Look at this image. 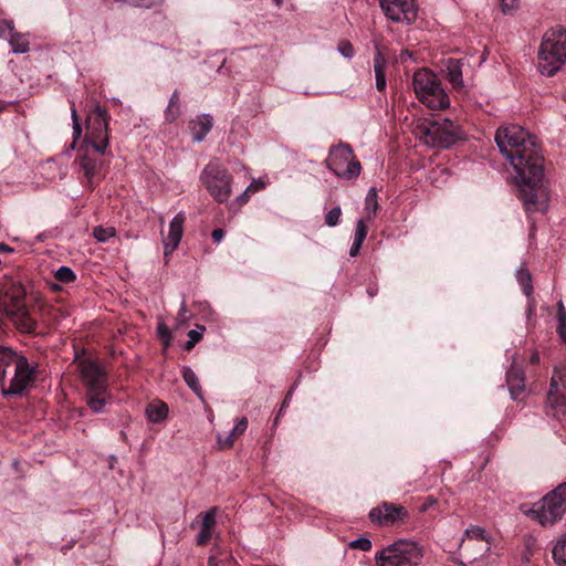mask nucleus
<instances>
[{
  "label": "nucleus",
  "instance_id": "obj_56",
  "mask_svg": "<svg viewBox=\"0 0 566 566\" xmlns=\"http://www.w3.org/2000/svg\"><path fill=\"white\" fill-rule=\"evenodd\" d=\"M367 292H368L370 297H374L376 295V290L368 289Z\"/></svg>",
  "mask_w": 566,
  "mask_h": 566
},
{
  "label": "nucleus",
  "instance_id": "obj_37",
  "mask_svg": "<svg viewBox=\"0 0 566 566\" xmlns=\"http://www.w3.org/2000/svg\"><path fill=\"white\" fill-rule=\"evenodd\" d=\"M157 333H158V336L160 337V339L163 340L164 347L168 348L170 346L171 338H172L171 332L168 328V326L166 324H164L163 322H160L157 326Z\"/></svg>",
  "mask_w": 566,
  "mask_h": 566
},
{
  "label": "nucleus",
  "instance_id": "obj_53",
  "mask_svg": "<svg viewBox=\"0 0 566 566\" xmlns=\"http://www.w3.org/2000/svg\"><path fill=\"white\" fill-rule=\"evenodd\" d=\"M196 344H197V343H196L195 340H192V339H190V338H189V339L186 342V344H185V346H184V347H185V349H186V350H191V349L195 347V345H196Z\"/></svg>",
  "mask_w": 566,
  "mask_h": 566
},
{
  "label": "nucleus",
  "instance_id": "obj_29",
  "mask_svg": "<svg viewBox=\"0 0 566 566\" xmlns=\"http://www.w3.org/2000/svg\"><path fill=\"white\" fill-rule=\"evenodd\" d=\"M182 378L189 388L197 395L201 396V387L199 385L196 373L190 367H182Z\"/></svg>",
  "mask_w": 566,
  "mask_h": 566
},
{
  "label": "nucleus",
  "instance_id": "obj_36",
  "mask_svg": "<svg viewBox=\"0 0 566 566\" xmlns=\"http://www.w3.org/2000/svg\"><path fill=\"white\" fill-rule=\"evenodd\" d=\"M342 216V209L339 206L334 207L325 214V223L328 227H336L339 223Z\"/></svg>",
  "mask_w": 566,
  "mask_h": 566
},
{
  "label": "nucleus",
  "instance_id": "obj_8",
  "mask_svg": "<svg viewBox=\"0 0 566 566\" xmlns=\"http://www.w3.org/2000/svg\"><path fill=\"white\" fill-rule=\"evenodd\" d=\"M415 132L426 145L434 148H448L463 137L461 127L449 118L426 119Z\"/></svg>",
  "mask_w": 566,
  "mask_h": 566
},
{
  "label": "nucleus",
  "instance_id": "obj_52",
  "mask_svg": "<svg viewBox=\"0 0 566 566\" xmlns=\"http://www.w3.org/2000/svg\"><path fill=\"white\" fill-rule=\"evenodd\" d=\"M208 566H220V560L217 557H209Z\"/></svg>",
  "mask_w": 566,
  "mask_h": 566
},
{
  "label": "nucleus",
  "instance_id": "obj_35",
  "mask_svg": "<svg viewBox=\"0 0 566 566\" xmlns=\"http://www.w3.org/2000/svg\"><path fill=\"white\" fill-rule=\"evenodd\" d=\"M368 233V227L365 219H359L355 227L354 241L364 243Z\"/></svg>",
  "mask_w": 566,
  "mask_h": 566
},
{
  "label": "nucleus",
  "instance_id": "obj_57",
  "mask_svg": "<svg viewBox=\"0 0 566 566\" xmlns=\"http://www.w3.org/2000/svg\"><path fill=\"white\" fill-rule=\"evenodd\" d=\"M276 6H281L283 0H273Z\"/></svg>",
  "mask_w": 566,
  "mask_h": 566
},
{
  "label": "nucleus",
  "instance_id": "obj_22",
  "mask_svg": "<svg viewBox=\"0 0 566 566\" xmlns=\"http://www.w3.org/2000/svg\"><path fill=\"white\" fill-rule=\"evenodd\" d=\"M447 78L454 88L463 85L462 61L449 59L446 65Z\"/></svg>",
  "mask_w": 566,
  "mask_h": 566
},
{
  "label": "nucleus",
  "instance_id": "obj_13",
  "mask_svg": "<svg viewBox=\"0 0 566 566\" xmlns=\"http://www.w3.org/2000/svg\"><path fill=\"white\" fill-rule=\"evenodd\" d=\"M461 555L470 563L483 557L491 548L485 531L479 526L467 528L459 546Z\"/></svg>",
  "mask_w": 566,
  "mask_h": 566
},
{
  "label": "nucleus",
  "instance_id": "obj_42",
  "mask_svg": "<svg viewBox=\"0 0 566 566\" xmlns=\"http://www.w3.org/2000/svg\"><path fill=\"white\" fill-rule=\"evenodd\" d=\"M206 331V326L203 325H196V328L188 332V337L196 343H199L203 336V333Z\"/></svg>",
  "mask_w": 566,
  "mask_h": 566
},
{
  "label": "nucleus",
  "instance_id": "obj_23",
  "mask_svg": "<svg viewBox=\"0 0 566 566\" xmlns=\"http://www.w3.org/2000/svg\"><path fill=\"white\" fill-rule=\"evenodd\" d=\"M168 406L165 402L149 403L146 407V417L153 423L163 422L168 416Z\"/></svg>",
  "mask_w": 566,
  "mask_h": 566
},
{
  "label": "nucleus",
  "instance_id": "obj_55",
  "mask_svg": "<svg viewBox=\"0 0 566 566\" xmlns=\"http://www.w3.org/2000/svg\"><path fill=\"white\" fill-rule=\"evenodd\" d=\"M11 103L0 99V113L3 112Z\"/></svg>",
  "mask_w": 566,
  "mask_h": 566
},
{
  "label": "nucleus",
  "instance_id": "obj_30",
  "mask_svg": "<svg viewBox=\"0 0 566 566\" xmlns=\"http://www.w3.org/2000/svg\"><path fill=\"white\" fill-rule=\"evenodd\" d=\"M517 282L520 283L524 294L531 296L533 291L532 276L527 269H520L516 273Z\"/></svg>",
  "mask_w": 566,
  "mask_h": 566
},
{
  "label": "nucleus",
  "instance_id": "obj_4",
  "mask_svg": "<svg viewBox=\"0 0 566 566\" xmlns=\"http://www.w3.org/2000/svg\"><path fill=\"white\" fill-rule=\"evenodd\" d=\"M521 512L543 527H551L566 513V482L559 483L539 501L520 506Z\"/></svg>",
  "mask_w": 566,
  "mask_h": 566
},
{
  "label": "nucleus",
  "instance_id": "obj_26",
  "mask_svg": "<svg viewBox=\"0 0 566 566\" xmlns=\"http://www.w3.org/2000/svg\"><path fill=\"white\" fill-rule=\"evenodd\" d=\"M377 191L375 188H370L365 199V210L367 212L366 220L370 221L377 213L378 210Z\"/></svg>",
  "mask_w": 566,
  "mask_h": 566
},
{
  "label": "nucleus",
  "instance_id": "obj_40",
  "mask_svg": "<svg viewBox=\"0 0 566 566\" xmlns=\"http://www.w3.org/2000/svg\"><path fill=\"white\" fill-rule=\"evenodd\" d=\"M14 24L10 20H0V38L9 40V36L14 32Z\"/></svg>",
  "mask_w": 566,
  "mask_h": 566
},
{
  "label": "nucleus",
  "instance_id": "obj_11",
  "mask_svg": "<svg viewBox=\"0 0 566 566\" xmlns=\"http://www.w3.org/2000/svg\"><path fill=\"white\" fill-rule=\"evenodd\" d=\"M199 179L217 202L229 201L232 195L233 177L220 159L212 158L201 170Z\"/></svg>",
  "mask_w": 566,
  "mask_h": 566
},
{
  "label": "nucleus",
  "instance_id": "obj_28",
  "mask_svg": "<svg viewBox=\"0 0 566 566\" xmlns=\"http://www.w3.org/2000/svg\"><path fill=\"white\" fill-rule=\"evenodd\" d=\"M557 328L556 332L564 344H566V308L563 301L557 303Z\"/></svg>",
  "mask_w": 566,
  "mask_h": 566
},
{
  "label": "nucleus",
  "instance_id": "obj_2",
  "mask_svg": "<svg viewBox=\"0 0 566 566\" xmlns=\"http://www.w3.org/2000/svg\"><path fill=\"white\" fill-rule=\"evenodd\" d=\"M107 112L96 105L88 116V132L85 137V150L80 158V166L87 185L95 188L105 175L108 160L112 158L108 151V122Z\"/></svg>",
  "mask_w": 566,
  "mask_h": 566
},
{
  "label": "nucleus",
  "instance_id": "obj_43",
  "mask_svg": "<svg viewBox=\"0 0 566 566\" xmlns=\"http://www.w3.org/2000/svg\"><path fill=\"white\" fill-rule=\"evenodd\" d=\"M211 538V530L201 527V531L199 532L197 536V544L198 545H206Z\"/></svg>",
  "mask_w": 566,
  "mask_h": 566
},
{
  "label": "nucleus",
  "instance_id": "obj_18",
  "mask_svg": "<svg viewBox=\"0 0 566 566\" xmlns=\"http://www.w3.org/2000/svg\"><path fill=\"white\" fill-rule=\"evenodd\" d=\"M213 126V118L209 114L198 115L195 119L190 120L189 129L192 135V140L196 143L202 142L210 133Z\"/></svg>",
  "mask_w": 566,
  "mask_h": 566
},
{
  "label": "nucleus",
  "instance_id": "obj_24",
  "mask_svg": "<svg viewBox=\"0 0 566 566\" xmlns=\"http://www.w3.org/2000/svg\"><path fill=\"white\" fill-rule=\"evenodd\" d=\"M9 43L13 53H27L30 49V43L25 34L14 31L9 36Z\"/></svg>",
  "mask_w": 566,
  "mask_h": 566
},
{
  "label": "nucleus",
  "instance_id": "obj_44",
  "mask_svg": "<svg viewBox=\"0 0 566 566\" xmlns=\"http://www.w3.org/2000/svg\"><path fill=\"white\" fill-rule=\"evenodd\" d=\"M163 0H130V4L135 7L151 8L161 3Z\"/></svg>",
  "mask_w": 566,
  "mask_h": 566
},
{
  "label": "nucleus",
  "instance_id": "obj_21",
  "mask_svg": "<svg viewBox=\"0 0 566 566\" xmlns=\"http://www.w3.org/2000/svg\"><path fill=\"white\" fill-rule=\"evenodd\" d=\"M386 67H387V60L381 53V51L376 48V53L374 56V71H375V78H376V88L378 91H384L387 85L386 81Z\"/></svg>",
  "mask_w": 566,
  "mask_h": 566
},
{
  "label": "nucleus",
  "instance_id": "obj_39",
  "mask_svg": "<svg viewBox=\"0 0 566 566\" xmlns=\"http://www.w3.org/2000/svg\"><path fill=\"white\" fill-rule=\"evenodd\" d=\"M337 51L340 55L346 59H352L355 55V50L353 44L347 40H342L337 45Z\"/></svg>",
  "mask_w": 566,
  "mask_h": 566
},
{
  "label": "nucleus",
  "instance_id": "obj_59",
  "mask_svg": "<svg viewBox=\"0 0 566 566\" xmlns=\"http://www.w3.org/2000/svg\"><path fill=\"white\" fill-rule=\"evenodd\" d=\"M52 287H53L54 290H57V289H59V286H57L56 284H52Z\"/></svg>",
  "mask_w": 566,
  "mask_h": 566
},
{
  "label": "nucleus",
  "instance_id": "obj_50",
  "mask_svg": "<svg viewBox=\"0 0 566 566\" xmlns=\"http://www.w3.org/2000/svg\"><path fill=\"white\" fill-rule=\"evenodd\" d=\"M292 396H293V388L286 394L285 399L282 402V406H281V408L279 410V415L277 416L282 415L283 409L289 406V403H290V401L292 399Z\"/></svg>",
  "mask_w": 566,
  "mask_h": 566
},
{
  "label": "nucleus",
  "instance_id": "obj_7",
  "mask_svg": "<svg viewBox=\"0 0 566 566\" xmlns=\"http://www.w3.org/2000/svg\"><path fill=\"white\" fill-rule=\"evenodd\" d=\"M25 297L24 287L12 284L0 300V313L20 332L31 334L36 329V321L30 315Z\"/></svg>",
  "mask_w": 566,
  "mask_h": 566
},
{
  "label": "nucleus",
  "instance_id": "obj_20",
  "mask_svg": "<svg viewBox=\"0 0 566 566\" xmlns=\"http://www.w3.org/2000/svg\"><path fill=\"white\" fill-rule=\"evenodd\" d=\"M248 419L242 417L237 420L233 429L229 432L224 438L220 434L217 437L218 444L221 449H230L232 448L234 441L244 433L248 428Z\"/></svg>",
  "mask_w": 566,
  "mask_h": 566
},
{
  "label": "nucleus",
  "instance_id": "obj_54",
  "mask_svg": "<svg viewBox=\"0 0 566 566\" xmlns=\"http://www.w3.org/2000/svg\"><path fill=\"white\" fill-rule=\"evenodd\" d=\"M0 251H3V252H12L13 249L8 247L6 243H0Z\"/></svg>",
  "mask_w": 566,
  "mask_h": 566
},
{
  "label": "nucleus",
  "instance_id": "obj_25",
  "mask_svg": "<svg viewBox=\"0 0 566 566\" xmlns=\"http://www.w3.org/2000/svg\"><path fill=\"white\" fill-rule=\"evenodd\" d=\"M552 554L557 566H566V532L557 539Z\"/></svg>",
  "mask_w": 566,
  "mask_h": 566
},
{
  "label": "nucleus",
  "instance_id": "obj_16",
  "mask_svg": "<svg viewBox=\"0 0 566 566\" xmlns=\"http://www.w3.org/2000/svg\"><path fill=\"white\" fill-rule=\"evenodd\" d=\"M380 7L394 22L411 24L418 17L415 0H380Z\"/></svg>",
  "mask_w": 566,
  "mask_h": 566
},
{
  "label": "nucleus",
  "instance_id": "obj_34",
  "mask_svg": "<svg viewBox=\"0 0 566 566\" xmlns=\"http://www.w3.org/2000/svg\"><path fill=\"white\" fill-rule=\"evenodd\" d=\"M71 117H72V123H73V139H74L73 144H72V149H74L76 142L80 139V137L82 135V128H81L78 117H77V112H76V108L74 107V105H72V107H71Z\"/></svg>",
  "mask_w": 566,
  "mask_h": 566
},
{
  "label": "nucleus",
  "instance_id": "obj_3",
  "mask_svg": "<svg viewBox=\"0 0 566 566\" xmlns=\"http://www.w3.org/2000/svg\"><path fill=\"white\" fill-rule=\"evenodd\" d=\"M35 367L10 347L0 346V385L3 396H19L34 381Z\"/></svg>",
  "mask_w": 566,
  "mask_h": 566
},
{
  "label": "nucleus",
  "instance_id": "obj_12",
  "mask_svg": "<svg viewBox=\"0 0 566 566\" xmlns=\"http://www.w3.org/2000/svg\"><path fill=\"white\" fill-rule=\"evenodd\" d=\"M325 165L336 177L345 180L356 179L361 171L352 147L345 143L331 147Z\"/></svg>",
  "mask_w": 566,
  "mask_h": 566
},
{
  "label": "nucleus",
  "instance_id": "obj_51",
  "mask_svg": "<svg viewBox=\"0 0 566 566\" xmlns=\"http://www.w3.org/2000/svg\"><path fill=\"white\" fill-rule=\"evenodd\" d=\"M530 363H531L532 365H536V364H538V363H539V354H538V352H534V353L531 355V357H530Z\"/></svg>",
  "mask_w": 566,
  "mask_h": 566
},
{
  "label": "nucleus",
  "instance_id": "obj_5",
  "mask_svg": "<svg viewBox=\"0 0 566 566\" xmlns=\"http://www.w3.org/2000/svg\"><path fill=\"white\" fill-rule=\"evenodd\" d=\"M537 67L542 75L554 76L566 63V30L562 28L547 30L537 54Z\"/></svg>",
  "mask_w": 566,
  "mask_h": 566
},
{
  "label": "nucleus",
  "instance_id": "obj_47",
  "mask_svg": "<svg viewBox=\"0 0 566 566\" xmlns=\"http://www.w3.org/2000/svg\"><path fill=\"white\" fill-rule=\"evenodd\" d=\"M249 187H252V192L260 191L265 188V182L261 179H253Z\"/></svg>",
  "mask_w": 566,
  "mask_h": 566
},
{
  "label": "nucleus",
  "instance_id": "obj_58",
  "mask_svg": "<svg viewBox=\"0 0 566 566\" xmlns=\"http://www.w3.org/2000/svg\"><path fill=\"white\" fill-rule=\"evenodd\" d=\"M443 171H444L443 169H440L438 172L442 174ZM436 172H437L436 170L432 171V174H436Z\"/></svg>",
  "mask_w": 566,
  "mask_h": 566
},
{
  "label": "nucleus",
  "instance_id": "obj_32",
  "mask_svg": "<svg viewBox=\"0 0 566 566\" xmlns=\"http://www.w3.org/2000/svg\"><path fill=\"white\" fill-rule=\"evenodd\" d=\"M252 187H247V189L239 195L233 201L229 203V210L233 212H238L242 206H244L250 200V193H253Z\"/></svg>",
  "mask_w": 566,
  "mask_h": 566
},
{
  "label": "nucleus",
  "instance_id": "obj_1",
  "mask_svg": "<svg viewBox=\"0 0 566 566\" xmlns=\"http://www.w3.org/2000/svg\"><path fill=\"white\" fill-rule=\"evenodd\" d=\"M495 143L516 171L515 181L526 212H546L548 192L543 184L544 158L536 138L518 125H507L496 130Z\"/></svg>",
  "mask_w": 566,
  "mask_h": 566
},
{
  "label": "nucleus",
  "instance_id": "obj_14",
  "mask_svg": "<svg viewBox=\"0 0 566 566\" xmlns=\"http://www.w3.org/2000/svg\"><path fill=\"white\" fill-rule=\"evenodd\" d=\"M368 516L371 523L381 527L402 525L410 520V514L405 506L391 502H384L373 507Z\"/></svg>",
  "mask_w": 566,
  "mask_h": 566
},
{
  "label": "nucleus",
  "instance_id": "obj_17",
  "mask_svg": "<svg viewBox=\"0 0 566 566\" xmlns=\"http://www.w3.org/2000/svg\"><path fill=\"white\" fill-rule=\"evenodd\" d=\"M185 221L186 217L184 212H178L170 221L168 234L163 239L164 254L166 258L178 248L184 234Z\"/></svg>",
  "mask_w": 566,
  "mask_h": 566
},
{
  "label": "nucleus",
  "instance_id": "obj_31",
  "mask_svg": "<svg viewBox=\"0 0 566 566\" xmlns=\"http://www.w3.org/2000/svg\"><path fill=\"white\" fill-rule=\"evenodd\" d=\"M55 279L61 283H72L76 280L75 272L69 266H60L55 273Z\"/></svg>",
  "mask_w": 566,
  "mask_h": 566
},
{
  "label": "nucleus",
  "instance_id": "obj_9",
  "mask_svg": "<svg viewBox=\"0 0 566 566\" xmlns=\"http://www.w3.org/2000/svg\"><path fill=\"white\" fill-rule=\"evenodd\" d=\"M412 85L417 97L428 108L438 111L449 107L450 98L433 72L418 70L413 74Z\"/></svg>",
  "mask_w": 566,
  "mask_h": 566
},
{
  "label": "nucleus",
  "instance_id": "obj_15",
  "mask_svg": "<svg viewBox=\"0 0 566 566\" xmlns=\"http://www.w3.org/2000/svg\"><path fill=\"white\" fill-rule=\"evenodd\" d=\"M546 402L554 417L566 416V367H555Z\"/></svg>",
  "mask_w": 566,
  "mask_h": 566
},
{
  "label": "nucleus",
  "instance_id": "obj_33",
  "mask_svg": "<svg viewBox=\"0 0 566 566\" xmlns=\"http://www.w3.org/2000/svg\"><path fill=\"white\" fill-rule=\"evenodd\" d=\"M94 238L99 242H106L108 239L115 237L116 230L113 227L104 228L98 226L93 231Z\"/></svg>",
  "mask_w": 566,
  "mask_h": 566
},
{
  "label": "nucleus",
  "instance_id": "obj_19",
  "mask_svg": "<svg viewBox=\"0 0 566 566\" xmlns=\"http://www.w3.org/2000/svg\"><path fill=\"white\" fill-rule=\"evenodd\" d=\"M506 384L513 400H517L525 389L524 373L514 366L506 373Z\"/></svg>",
  "mask_w": 566,
  "mask_h": 566
},
{
  "label": "nucleus",
  "instance_id": "obj_41",
  "mask_svg": "<svg viewBox=\"0 0 566 566\" xmlns=\"http://www.w3.org/2000/svg\"><path fill=\"white\" fill-rule=\"evenodd\" d=\"M216 512L217 510L210 509L202 515V527L211 530L216 524Z\"/></svg>",
  "mask_w": 566,
  "mask_h": 566
},
{
  "label": "nucleus",
  "instance_id": "obj_48",
  "mask_svg": "<svg viewBox=\"0 0 566 566\" xmlns=\"http://www.w3.org/2000/svg\"><path fill=\"white\" fill-rule=\"evenodd\" d=\"M211 238L214 243H220L224 238V231L222 229H214L211 233Z\"/></svg>",
  "mask_w": 566,
  "mask_h": 566
},
{
  "label": "nucleus",
  "instance_id": "obj_45",
  "mask_svg": "<svg viewBox=\"0 0 566 566\" xmlns=\"http://www.w3.org/2000/svg\"><path fill=\"white\" fill-rule=\"evenodd\" d=\"M500 3L504 13H510L517 7V0H500Z\"/></svg>",
  "mask_w": 566,
  "mask_h": 566
},
{
  "label": "nucleus",
  "instance_id": "obj_27",
  "mask_svg": "<svg viewBox=\"0 0 566 566\" xmlns=\"http://www.w3.org/2000/svg\"><path fill=\"white\" fill-rule=\"evenodd\" d=\"M180 114V106H179V93L178 91H175L170 98L168 106L165 111V118L168 122H174Z\"/></svg>",
  "mask_w": 566,
  "mask_h": 566
},
{
  "label": "nucleus",
  "instance_id": "obj_38",
  "mask_svg": "<svg viewBox=\"0 0 566 566\" xmlns=\"http://www.w3.org/2000/svg\"><path fill=\"white\" fill-rule=\"evenodd\" d=\"M371 541L367 537H359L349 543V547L354 549H359L361 552H368L371 549Z\"/></svg>",
  "mask_w": 566,
  "mask_h": 566
},
{
  "label": "nucleus",
  "instance_id": "obj_49",
  "mask_svg": "<svg viewBox=\"0 0 566 566\" xmlns=\"http://www.w3.org/2000/svg\"><path fill=\"white\" fill-rule=\"evenodd\" d=\"M361 245H363V243L353 241L352 247L349 249V255L353 258L357 256L360 252Z\"/></svg>",
  "mask_w": 566,
  "mask_h": 566
},
{
  "label": "nucleus",
  "instance_id": "obj_10",
  "mask_svg": "<svg viewBox=\"0 0 566 566\" xmlns=\"http://www.w3.org/2000/svg\"><path fill=\"white\" fill-rule=\"evenodd\" d=\"M422 558L423 548L411 539H398L375 555L377 566H418Z\"/></svg>",
  "mask_w": 566,
  "mask_h": 566
},
{
  "label": "nucleus",
  "instance_id": "obj_46",
  "mask_svg": "<svg viewBox=\"0 0 566 566\" xmlns=\"http://www.w3.org/2000/svg\"><path fill=\"white\" fill-rule=\"evenodd\" d=\"M189 317H190V315H189V312L187 310L186 302L182 301L181 306L179 308V313H178V321L180 323H186L189 319Z\"/></svg>",
  "mask_w": 566,
  "mask_h": 566
},
{
  "label": "nucleus",
  "instance_id": "obj_6",
  "mask_svg": "<svg viewBox=\"0 0 566 566\" xmlns=\"http://www.w3.org/2000/svg\"><path fill=\"white\" fill-rule=\"evenodd\" d=\"M80 366L86 387V403L92 411L101 413L111 397L107 374L99 364L91 359L83 360Z\"/></svg>",
  "mask_w": 566,
  "mask_h": 566
}]
</instances>
